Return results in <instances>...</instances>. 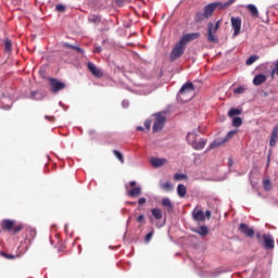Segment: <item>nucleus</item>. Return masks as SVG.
I'll list each match as a JSON object with an SVG mask.
<instances>
[{
    "mask_svg": "<svg viewBox=\"0 0 278 278\" xmlns=\"http://www.w3.org/2000/svg\"><path fill=\"white\" fill-rule=\"evenodd\" d=\"M201 36L200 33H191L184 35L180 40L174 46L170 52V60L175 62V60H179L184 53H186V45L188 42H192V40H197Z\"/></svg>",
    "mask_w": 278,
    "mask_h": 278,
    "instance_id": "f257e3e1",
    "label": "nucleus"
},
{
    "mask_svg": "<svg viewBox=\"0 0 278 278\" xmlns=\"http://www.w3.org/2000/svg\"><path fill=\"white\" fill-rule=\"evenodd\" d=\"M192 94H194V84L187 81L180 88L177 97L182 103H188L192 99Z\"/></svg>",
    "mask_w": 278,
    "mask_h": 278,
    "instance_id": "f03ea898",
    "label": "nucleus"
},
{
    "mask_svg": "<svg viewBox=\"0 0 278 278\" xmlns=\"http://www.w3.org/2000/svg\"><path fill=\"white\" fill-rule=\"evenodd\" d=\"M165 123H166V116H164L163 114H160V113L156 114L154 124H153V128H152L153 134H157V131H162V129H164Z\"/></svg>",
    "mask_w": 278,
    "mask_h": 278,
    "instance_id": "7ed1b4c3",
    "label": "nucleus"
},
{
    "mask_svg": "<svg viewBox=\"0 0 278 278\" xmlns=\"http://www.w3.org/2000/svg\"><path fill=\"white\" fill-rule=\"evenodd\" d=\"M231 27H232V36H240V31L242 29V18L241 17H231L230 18Z\"/></svg>",
    "mask_w": 278,
    "mask_h": 278,
    "instance_id": "20e7f679",
    "label": "nucleus"
},
{
    "mask_svg": "<svg viewBox=\"0 0 278 278\" xmlns=\"http://www.w3.org/2000/svg\"><path fill=\"white\" fill-rule=\"evenodd\" d=\"M50 90L53 92V94H58L60 90H64L66 88V85L55 78H50Z\"/></svg>",
    "mask_w": 278,
    "mask_h": 278,
    "instance_id": "39448f33",
    "label": "nucleus"
},
{
    "mask_svg": "<svg viewBox=\"0 0 278 278\" xmlns=\"http://www.w3.org/2000/svg\"><path fill=\"white\" fill-rule=\"evenodd\" d=\"M235 134H238V130H230L223 140H215L210 144V149H216L220 147V144H225V142H229L231 138H233Z\"/></svg>",
    "mask_w": 278,
    "mask_h": 278,
    "instance_id": "423d86ee",
    "label": "nucleus"
},
{
    "mask_svg": "<svg viewBox=\"0 0 278 278\" xmlns=\"http://www.w3.org/2000/svg\"><path fill=\"white\" fill-rule=\"evenodd\" d=\"M216 28L214 27V23L210 22L207 25V41L214 42L215 45L218 43V37L214 34H216Z\"/></svg>",
    "mask_w": 278,
    "mask_h": 278,
    "instance_id": "0eeeda50",
    "label": "nucleus"
},
{
    "mask_svg": "<svg viewBox=\"0 0 278 278\" xmlns=\"http://www.w3.org/2000/svg\"><path fill=\"white\" fill-rule=\"evenodd\" d=\"M263 247L267 251H271L273 249H275V239H273V236L270 233L263 235Z\"/></svg>",
    "mask_w": 278,
    "mask_h": 278,
    "instance_id": "6e6552de",
    "label": "nucleus"
},
{
    "mask_svg": "<svg viewBox=\"0 0 278 278\" xmlns=\"http://www.w3.org/2000/svg\"><path fill=\"white\" fill-rule=\"evenodd\" d=\"M239 231L247 238H253L255 236V230H253V228L249 227L247 224H240Z\"/></svg>",
    "mask_w": 278,
    "mask_h": 278,
    "instance_id": "1a4fd4ad",
    "label": "nucleus"
},
{
    "mask_svg": "<svg viewBox=\"0 0 278 278\" xmlns=\"http://www.w3.org/2000/svg\"><path fill=\"white\" fill-rule=\"evenodd\" d=\"M88 70L90 71L91 75L97 77L98 79H101L103 77V71H101L94 63L89 62L87 64Z\"/></svg>",
    "mask_w": 278,
    "mask_h": 278,
    "instance_id": "9d476101",
    "label": "nucleus"
},
{
    "mask_svg": "<svg viewBox=\"0 0 278 278\" xmlns=\"http://www.w3.org/2000/svg\"><path fill=\"white\" fill-rule=\"evenodd\" d=\"M236 0H229L227 2H213V7L215 8V10H227V8H231V5H233V2Z\"/></svg>",
    "mask_w": 278,
    "mask_h": 278,
    "instance_id": "9b49d317",
    "label": "nucleus"
},
{
    "mask_svg": "<svg viewBox=\"0 0 278 278\" xmlns=\"http://www.w3.org/2000/svg\"><path fill=\"white\" fill-rule=\"evenodd\" d=\"M277 141H278V124H276L273 128L271 136L269 139V146L275 147V144H277Z\"/></svg>",
    "mask_w": 278,
    "mask_h": 278,
    "instance_id": "f8f14e48",
    "label": "nucleus"
},
{
    "mask_svg": "<svg viewBox=\"0 0 278 278\" xmlns=\"http://www.w3.org/2000/svg\"><path fill=\"white\" fill-rule=\"evenodd\" d=\"M14 225H16L15 220L4 219L2 222V229L3 231H12V229H14Z\"/></svg>",
    "mask_w": 278,
    "mask_h": 278,
    "instance_id": "ddd939ff",
    "label": "nucleus"
},
{
    "mask_svg": "<svg viewBox=\"0 0 278 278\" xmlns=\"http://www.w3.org/2000/svg\"><path fill=\"white\" fill-rule=\"evenodd\" d=\"M192 231L194 233H198L202 238H205V236H210V228H207V226H201L200 228H193Z\"/></svg>",
    "mask_w": 278,
    "mask_h": 278,
    "instance_id": "4468645a",
    "label": "nucleus"
},
{
    "mask_svg": "<svg viewBox=\"0 0 278 278\" xmlns=\"http://www.w3.org/2000/svg\"><path fill=\"white\" fill-rule=\"evenodd\" d=\"M245 8L250 12L252 18H260V11L255 4H248Z\"/></svg>",
    "mask_w": 278,
    "mask_h": 278,
    "instance_id": "2eb2a0df",
    "label": "nucleus"
},
{
    "mask_svg": "<svg viewBox=\"0 0 278 278\" xmlns=\"http://www.w3.org/2000/svg\"><path fill=\"white\" fill-rule=\"evenodd\" d=\"M205 144H207L206 139H200L199 141H195L192 146V149L195 151H202V149H205Z\"/></svg>",
    "mask_w": 278,
    "mask_h": 278,
    "instance_id": "dca6fc26",
    "label": "nucleus"
},
{
    "mask_svg": "<svg viewBox=\"0 0 278 278\" xmlns=\"http://www.w3.org/2000/svg\"><path fill=\"white\" fill-rule=\"evenodd\" d=\"M266 79H267L266 75L258 74L254 77L253 84L254 86H262V84L266 83Z\"/></svg>",
    "mask_w": 278,
    "mask_h": 278,
    "instance_id": "f3484780",
    "label": "nucleus"
},
{
    "mask_svg": "<svg viewBox=\"0 0 278 278\" xmlns=\"http://www.w3.org/2000/svg\"><path fill=\"white\" fill-rule=\"evenodd\" d=\"M166 162H167L166 159H157V157L151 159V164L155 168H160V166H164V164H166Z\"/></svg>",
    "mask_w": 278,
    "mask_h": 278,
    "instance_id": "a211bd4d",
    "label": "nucleus"
},
{
    "mask_svg": "<svg viewBox=\"0 0 278 278\" xmlns=\"http://www.w3.org/2000/svg\"><path fill=\"white\" fill-rule=\"evenodd\" d=\"M215 10H216V9H215V7H214V4H213V2H212V3L206 4V5L204 7L203 12H204V14L210 18V17L212 16V14H214V11H215Z\"/></svg>",
    "mask_w": 278,
    "mask_h": 278,
    "instance_id": "6ab92c4d",
    "label": "nucleus"
},
{
    "mask_svg": "<svg viewBox=\"0 0 278 278\" xmlns=\"http://www.w3.org/2000/svg\"><path fill=\"white\" fill-rule=\"evenodd\" d=\"M127 194L131 199H135V197H140V194H142V188L141 187H135L130 191H128Z\"/></svg>",
    "mask_w": 278,
    "mask_h": 278,
    "instance_id": "aec40b11",
    "label": "nucleus"
},
{
    "mask_svg": "<svg viewBox=\"0 0 278 278\" xmlns=\"http://www.w3.org/2000/svg\"><path fill=\"white\" fill-rule=\"evenodd\" d=\"M207 18H210V17H207L205 15L204 11L203 12H198V13H195L194 22L195 23H203V21H207Z\"/></svg>",
    "mask_w": 278,
    "mask_h": 278,
    "instance_id": "412c9836",
    "label": "nucleus"
},
{
    "mask_svg": "<svg viewBox=\"0 0 278 278\" xmlns=\"http://www.w3.org/2000/svg\"><path fill=\"white\" fill-rule=\"evenodd\" d=\"M151 214L155 220H162L164 213L160 208H152Z\"/></svg>",
    "mask_w": 278,
    "mask_h": 278,
    "instance_id": "4be33fe9",
    "label": "nucleus"
},
{
    "mask_svg": "<svg viewBox=\"0 0 278 278\" xmlns=\"http://www.w3.org/2000/svg\"><path fill=\"white\" fill-rule=\"evenodd\" d=\"M192 214H193L194 220H201V222L205 220V214L203 213V211L194 210Z\"/></svg>",
    "mask_w": 278,
    "mask_h": 278,
    "instance_id": "5701e85b",
    "label": "nucleus"
},
{
    "mask_svg": "<svg viewBox=\"0 0 278 278\" xmlns=\"http://www.w3.org/2000/svg\"><path fill=\"white\" fill-rule=\"evenodd\" d=\"M177 192H178V197L184 199V197H186V193L188 192V189L186 188L185 185L179 184L177 187Z\"/></svg>",
    "mask_w": 278,
    "mask_h": 278,
    "instance_id": "b1692460",
    "label": "nucleus"
},
{
    "mask_svg": "<svg viewBox=\"0 0 278 278\" xmlns=\"http://www.w3.org/2000/svg\"><path fill=\"white\" fill-rule=\"evenodd\" d=\"M187 142H189V144H191V147H194V144L197 142V134L195 132H189L187 135Z\"/></svg>",
    "mask_w": 278,
    "mask_h": 278,
    "instance_id": "393cba45",
    "label": "nucleus"
},
{
    "mask_svg": "<svg viewBox=\"0 0 278 278\" xmlns=\"http://www.w3.org/2000/svg\"><path fill=\"white\" fill-rule=\"evenodd\" d=\"M63 47L65 49H72L73 51H77L78 53H84V49H81L78 46H74V45H71V43H64Z\"/></svg>",
    "mask_w": 278,
    "mask_h": 278,
    "instance_id": "a878e982",
    "label": "nucleus"
},
{
    "mask_svg": "<svg viewBox=\"0 0 278 278\" xmlns=\"http://www.w3.org/2000/svg\"><path fill=\"white\" fill-rule=\"evenodd\" d=\"M162 205L167 207L169 212L173 210V202H170V199L168 198H163Z\"/></svg>",
    "mask_w": 278,
    "mask_h": 278,
    "instance_id": "bb28decb",
    "label": "nucleus"
},
{
    "mask_svg": "<svg viewBox=\"0 0 278 278\" xmlns=\"http://www.w3.org/2000/svg\"><path fill=\"white\" fill-rule=\"evenodd\" d=\"M113 154L115 155L116 159L121 162V164H125V156L123 153L118 150H113Z\"/></svg>",
    "mask_w": 278,
    "mask_h": 278,
    "instance_id": "cd10ccee",
    "label": "nucleus"
},
{
    "mask_svg": "<svg viewBox=\"0 0 278 278\" xmlns=\"http://www.w3.org/2000/svg\"><path fill=\"white\" fill-rule=\"evenodd\" d=\"M257 60H260L258 55H251L245 64L247 66H251L252 64H255V62H257Z\"/></svg>",
    "mask_w": 278,
    "mask_h": 278,
    "instance_id": "c85d7f7f",
    "label": "nucleus"
},
{
    "mask_svg": "<svg viewBox=\"0 0 278 278\" xmlns=\"http://www.w3.org/2000/svg\"><path fill=\"white\" fill-rule=\"evenodd\" d=\"M240 114H242L240 109H230L228 112V116H230V118H233V116H240Z\"/></svg>",
    "mask_w": 278,
    "mask_h": 278,
    "instance_id": "c756f323",
    "label": "nucleus"
},
{
    "mask_svg": "<svg viewBox=\"0 0 278 278\" xmlns=\"http://www.w3.org/2000/svg\"><path fill=\"white\" fill-rule=\"evenodd\" d=\"M4 51L7 53H12V40L10 39L4 40Z\"/></svg>",
    "mask_w": 278,
    "mask_h": 278,
    "instance_id": "7c9ffc66",
    "label": "nucleus"
},
{
    "mask_svg": "<svg viewBox=\"0 0 278 278\" xmlns=\"http://www.w3.org/2000/svg\"><path fill=\"white\" fill-rule=\"evenodd\" d=\"M162 190H165V192H170L173 190V185L170 182H163L161 184Z\"/></svg>",
    "mask_w": 278,
    "mask_h": 278,
    "instance_id": "2f4dec72",
    "label": "nucleus"
},
{
    "mask_svg": "<svg viewBox=\"0 0 278 278\" xmlns=\"http://www.w3.org/2000/svg\"><path fill=\"white\" fill-rule=\"evenodd\" d=\"M174 179L175 181H181V179H188V176L186 174H175Z\"/></svg>",
    "mask_w": 278,
    "mask_h": 278,
    "instance_id": "473e14b6",
    "label": "nucleus"
},
{
    "mask_svg": "<svg viewBox=\"0 0 278 278\" xmlns=\"http://www.w3.org/2000/svg\"><path fill=\"white\" fill-rule=\"evenodd\" d=\"M263 186H264L265 190H267V191L273 189V184L270 182L269 179H265L263 181Z\"/></svg>",
    "mask_w": 278,
    "mask_h": 278,
    "instance_id": "72a5a7b5",
    "label": "nucleus"
},
{
    "mask_svg": "<svg viewBox=\"0 0 278 278\" xmlns=\"http://www.w3.org/2000/svg\"><path fill=\"white\" fill-rule=\"evenodd\" d=\"M23 229H24L23 224H20V225H17V226H14V227H13V233H14V236H16V233H21V231H23Z\"/></svg>",
    "mask_w": 278,
    "mask_h": 278,
    "instance_id": "f704fd0d",
    "label": "nucleus"
},
{
    "mask_svg": "<svg viewBox=\"0 0 278 278\" xmlns=\"http://www.w3.org/2000/svg\"><path fill=\"white\" fill-rule=\"evenodd\" d=\"M232 125L233 127H240L242 125V119L240 117H233Z\"/></svg>",
    "mask_w": 278,
    "mask_h": 278,
    "instance_id": "c9c22d12",
    "label": "nucleus"
},
{
    "mask_svg": "<svg viewBox=\"0 0 278 278\" xmlns=\"http://www.w3.org/2000/svg\"><path fill=\"white\" fill-rule=\"evenodd\" d=\"M89 21L90 23H101V17L99 15H90Z\"/></svg>",
    "mask_w": 278,
    "mask_h": 278,
    "instance_id": "e433bc0d",
    "label": "nucleus"
},
{
    "mask_svg": "<svg viewBox=\"0 0 278 278\" xmlns=\"http://www.w3.org/2000/svg\"><path fill=\"white\" fill-rule=\"evenodd\" d=\"M0 255H2V257H5V260H15L16 256H14V254H9L5 252H1Z\"/></svg>",
    "mask_w": 278,
    "mask_h": 278,
    "instance_id": "4c0bfd02",
    "label": "nucleus"
},
{
    "mask_svg": "<svg viewBox=\"0 0 278 278\" xmlns=\"http://www.w3.org/2000/svg\"><path fill=\"white\" fill-rule=\"evenodd\" d=\"M55 10L56 12H66V7L64 4H56Z\"/></svg>",
    "mask_w": 278,
    "mask_h": 278,
    "instance_id": "58836bf2",
    "label": "nucleus"
},
{
    "mask_svg": "<svg viewBox=\"0 0 278 278\" xmlns=\"http://www.w3.org/2000/svg\"><path fill=\"white\" fill-rule=\"evenodd\" d=\"M235 94H243L244 92V88L243 87H239L233 89Z\"/></svg>",
    "mask_w": 278,
    "mask_h": 278,
    "instance_id": "ea45409f",
    "label": "nucleus"
},
{
    "mask_svg": "<svg viewBox=\"0 0 278 278\" xmlns=\"http://www.w3.org/2000/svg\"><path fill=\"white\" fill-rule=\"evenodd\" d=\"M153 233H154V231L152 230V231H150L147 236H146V242H151V240H152V238H153Z\"/></svg>",
    "mask_w": 278,
    "mask_h": 278,
    "instance_id": "a19ab883",
    "label": "nucleus"
},
{
    "mask_svg": "<svg viewBox=\"0 0 278 278\" xmlns=\"http://www.w3.org/2000/svg\"><path fill=\"white\" fill-rule=\"evenodd\" d=\"M144 127H146V129H148V131H151V119H147L144 122Z\"/></svg>",
    "mask_w": 278,
    "mask_h": 278,
    "instance_id": "79ce46f5",
    "label": "nucleus"
},
{
    "mask_svg": "<svg viewBox=\"0 0 278 278\" xmlns=\"http://www.w3.org/2000/svg\"><path fill=\"white\" fill-rule=\"evenodd\" d=\"M138 203L144 205V203H147V198H139Z\"/></svg>",
    "mask_w": 278,
    "mask_h": 278,
    "instance_id": "37998d69",
    "label": "nucleus"
},
{
    "mask_svg": "<svg viewBox=\"0 0 278 278\" xmlns=\"http://www.w3.org/2000/svg\"><path fill=\"white\" fill-rule=\"evenodd\" d=\"M137 223H144V215H139L137 217Z\"/></svg>",
    "mask_w": 278,
    "mask_h": 278,
    "instance_id": "c03bdc74",
    "label": "nucleus"
},
{
    "mask_svg": "<svg viewBox=\"0 0 278 278\" xmlns=\"http://www.w3.org/2000/svg\"><path fill=\"white\" fill-rule=\"evenodd\" d=\"M213 27H214L216 30L220 29V21H217L215 25L213 24Z\"/></svg>",
    "mask_w": 278,
    "mask_h": 278,
    "instance_id": "a18cd8bd",
    "label": "nucleus"
},
{
    "mask_svg": "<svg viewBox=\"0 0 278 278\" xmlns=\"http://www.w3.org/2000/svg\"><path fill=\"white\" fill-rule=\"evenodd\" d=\"M47 121H50V123H53L55 121V117L46 115Z\"/></svg>",
    "mask_w": 278,
    "mask_h": 278,
    "instance_id": "49530a36",
    "label": "nucleus"
},
{
    "mask_svg": "<svg viewBox=\"0 0 278 278\" xmlns=\"http://www.w3.org/2000/svg\"><path fill=\"white\" fill-rule=\"evenodd\" d=\"M101 51H103V49L101 47H97L93 52L96 53H101Z\"/></svg>",
    "mask_w": 278,
    "mask_h": 278,
    "instance_id": "de8ad7c7",
    "label": "nucleus"
},
{
    "mask_svg": "<svg viewBox=\"0 0 278 278\" xmlns=\"http://www.w3.org/2000/svg\"><path fill=\"white\" fill-rule=\"evenodd\" d=\"M129 186H130V188H136L137 182H136L135 180H131V181L129 182Z\"/></svg>",
    "mask_w": 278,
    "mask_h": 278,
    "instance_id": "09e8293b",
    "label": "nucleus"
},
{
    "mask_svg": "<svg viewBox=\"0 0 278 278\" xmlns=\"http://www.w3.org/2000/svg\"><path fill=\"white\" fill-rule=\"evenodd\" d=\"M256 240L258 242H262V233H260V232L256 233Z\"/></svg>",
    "mask_w": 278,
    "mask_h": 278,
    "instance_id": "8fccbe9b",
    "label": "nucleus"
},
{
    "mask_svg": "<svg viewBox=\"0 0 278 278\" xmlns=\"http://www.w3.org/2000/svg\"><path fill=\"white\" fill-rule=\"evenodd\" d=\"M36 94H38V91H31L30 93L31 99H36Z\"/></svg>",
    "mask_w": 278,
    "mask_h": 278,
    "instance_id": "3c124183",
    "label": "nucleus"
},
{
    "mask_svg": "<svg viewBox=\"0 0 278 278\" xmlns=\"http://www.w3.org/2000/svg\"><path fill=\"white\" fill-rule=\"evenodd\" d=\"M205 216H207V218H211L212 217V212L211 211H206L205 212Z\"/></svg>",
    "mask_w": 278,
    "mask_h": 278,
    "instance_id": "603ef678",
    "label": "nucleus"
},
{
    "mask_svg": "<svg viewBox=\"0 0 278 278\" xmlns=\"http://www.w3.org/2000/svg\"><path fill=\"white\" fill-rule=\"evenodd\" d=\"M116 3H118L119 5H123V3H125V0H116Z\"/></svg>",
    "mask_w": 278,
    "mask_h": 278,
    "instance_id": "864d4df0",
    "label": "nucleus"
},
{
    "mask_svg": "<svg viewBox=\"0 0 278 278\" xmlns=\"http://www.w3.org/2000/svg\"><path fill=\"white\" fill-rule=\"evenodd\" d=\"M137 131H144V128L142 126H138Z\"/></svg>",
    "mask_w": 278,
    "mask_h": 278,
    "instance_id": "5fc2aeb1",
    "label": "nucleus"
},
{
    "mask_svg": "<svg viewBox=\"0 0 278 278\" xmlns=\"http://www.w3.org/2000/svg\"><path fill=\"white\" fill-rule=\"evenodd\" d=\"M78 249H79V253H81V245H78Z\"/></svg>",
    "mask_w": 278,
    "mask_h": 278,
    "instance_id": "6e6d98bb",
    "label": "nucleus"
},
{
    "mask_svg": "<svg viewBox=\"0 0 278 278\" xmlns=\"http://www.w3.org/2000/svg\"><path fill=\"white\" fill-rule=\"evenodd\" d=\"M130 205H136V202H130Z\"/></svg>",
    "mask_w": 278,
    "mask_h": 278,
    "instance_id": "4d7b16f0",
    "label": "nucleus"
}]
</instances>
